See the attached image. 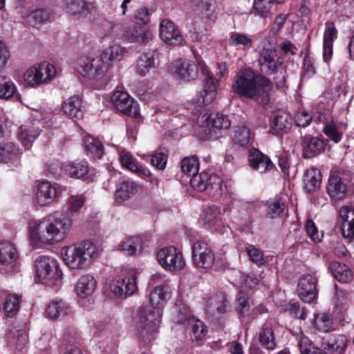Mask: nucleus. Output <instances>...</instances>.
<instances>
[{
  "mask_svg": "<svg viewBox=\"0 0 354 354\" xmlns=\"http://www.w3.org/2000/svg\"><path fill=\"white\" fill-rule=\"evenodd\" d=\"M62 109L65 114L72 118L79 120L83 118V111L81 109V100L77 96L69 97L64 101Z\"/></svg>",
  "mask_w": 354,
  "mask_h": 354,
  "instance_id": "58836bf2",
  "label": "nucleus"
},
{
  "mask_svg": "<svg viewBox=\"0 0 354 354\" xmlns=\"http://www.w3.org/2000/svg\"><path fill=\"white\" fill-rule=\"evenodd\" d=\"M120 160L122 165L127 168L131 171L136 169L137 165L135 162L134 158L128 151H122L120 154Z\"/></svg>",
  "mask_w": 354,
  "mask_h": 354,
  "instance_id": "774afa93",
  "label": "nucleus"
},
{
  "mask_svg": "<svg viewBox=\"0 0 354 354\" xmlns=\"http://www.w3.org/2000/svg\"><path fill=\"white\" fill-rule=\"evenodd\" d=\"M68 310V306L65 301L55 299L49 302L46 308L45 315L49 319H55L67 315Z\"/></svg>",
  "mask_w": 354,
  "mask_h": 354,
  "instance_id": "473e14b6",
  "label": "nucleus"
},
{
  "mask_svg": "<svg viewBox=\"0 0 354 354\" xmlns=\"http://www.w3.org/2000/svg\"><path fill=\"white\" fill-rule=\"evenodd\" d=\"M40 133L39 129L32 124L22 125L18 133L22 145L29 149Z\"/></svg>",
  "mask_w": 354,
  "mask_h": 354,
  "instance_id": "c85d7f7f",
  "label": "nucleus"
},
{
  "mask_svg": "<svg viewBox=\"0 0 354 354\" xmlns=\"http://www.w3.org/2000/svg\"><path fill=\"white\" fill-rule=\"evenodd\" d=\"M317 277L314 274H305L299 280L297 285L298 295L305 303L313 301L317 296Z\"/></svg>",
  "mask_w": 354,
  "mask_h": 354,
  "instance_id": "f8f14e48",
  "label": "nucleus"
},
{
  "mask_svg": "<svg viewBox=\"0 0 354 354\" xmlns=\"http://www.w3.org/2000/svg\"><path fill=\"white\" fill-rule=\"evenodd\" d=\"M36 65L43 84H47L55 78L57 70L54 65L48 62H43Z\"/></svg>",
  "mask_w": 354,
  "mask_h": 354,
  "instance_id": "5fc2aeb1",
  "label": "nucleus"
},
{
  "mask_svg": "<svg viewBox=\"0 0 354 354\" xmlns=\"http://www.w3.org/2000/svg\"><path fill=\"white\" fill-rule=\"evenodd\" d=\"M171 71L179 78L189 81L196 77L198 67L192 61L180 59L172 63Z\"/></svg>",
  "mask_w": 354,
  "mask_h": 354,
  "instance_id": "dca6fc26",
  "label": "nucleus"
},
{
  "mask_svg": "<svg viewBox=\"0 0 354 354\" xmlns=\"http://www.w3.org/2000/svg\"><path fill=\"white\" fill-rule=\"evenodd\" d=\"M176 322L191 326V338L192 341L202 340L207 335V327L205 324L198 319L191 317L190 315L179 314L176 318Z\"/></svg>",
  "mask_w": 354,
  "mask_h": 354,
  "instance_id": "a211bd4d",
  "label": "nucleus"
},
{
  "mask_svg": "<svg viewBox=\"0 0 354 354\" xmlns=\"http://www.w3.org/2000/svg\"><path fill=\"white\" fill-rule=\"evenodd\" d=\"M63 187L49 181H42L37 185L36 198L41 206H47L55 202L61 195Z\"/></svg>",
  "mask_w": 354,
  "mask_h": 354,
  "instance_id": "9b49d317",
  "label": "nucleus"
},
{
  "mask_svg": "<svg viewBox=\"0 0 354 354\" xmlns=\"http://www.w3.org/2000/svg\"><path fill=\"white\" fill-rule=\"evenodd\" d=\"M348 339L343 334H331L327 338H323L322 349L330 354H344L346 351Z\"/></svg>",
  "mask_w": 354,
  "mask_h": 354,
  "instance_id": "f3484780",
  "label": "nucleus"
},
{
  "mask_svg": "<svg viewBox=\"0 0 354 354\" xmlns=\"http://www.w3.org/2000/svg\"><path fill=\"white\" fill-rule=\"evenodd\" d=\"M137 191V184L130 178L120 177L115 182V198L118 202L127 200Z\"/></svg>",
  "mask_w": 354,
  "mask_h": 354,
  "instance_id": "aec40b11",
  "label": "nucleus"
},
{
  "mask_svg": "<svg viewBox=\"0 0 354 354\" xmlns=\"http://www.w3.org/2000/svg\"><path fill=\"white\" fill-rule=\"evenodd\" d=\"M328 269L334 277L339 281L346 283L353 277V272L345 264L337 261L330 263Z\"/></svg>",
  "mask_w": 354,
  "mask_h": 354,
  "instance_id": "e433bc0d",
  "label": "nucleus"
},
{
  "mask_svg": "<svg viewBox=\"0 0 354 354\" xmlns=\"http://www.w3.org/2000/svg\"><path fill=\"white\" fill-rule=\"evenodd\" d=\"M21 154L19 148L12 142H0V162L16 160Z\"/></svg>",
  "mask_w": 354,
  "mask_h": 354,
  "instance_id": "4c0bfd02",
  "label": "nucleus"
},
{
  "mask_svg": "<svg viewBox=\"0 0 354 354\" xmlns=\"http://www.w3.org/2000/svg\"><path fill=\"white\" fill-rule=\"evenodd\" d=\"M248 162L253 169L259 170L261 173L270 171L274 166L268 156L256 149L250 150Z\"/></svg>",
  "mask_w": 354,
  "mask_h": 354,
  "instance_id": "412c9836",
  "label": "nucleus"
},
{
  "mask_svg": "<svg viewBox=\"0 0 354 354\" xmlns=\"http://www.w3.org/2000/svg\"><path fill=\"white\" fill-rule=\"evenodd\" d=\"M246 252L250 260L258 266L264 265L266 260L263 254L258 248L252 245H248L246 247Z\"/></svg>",
  "mask_w": 354,
  "mask_h": 354,
  "instance_id": "338daca9",
  "label": "nucleus"
},
{
  "mask_svg": "<svg viewBox=\"0 0 354 354\" xmlns=\"http://www.w3.org/2000/svg\"><path fill=\"white\" fill-rule=\"evenodd\" d=\"M207 189L205 190L207 194L213 197H217L222 194V179L216 175H211L209 181L206 185Z\"/></svg>",
  "mask_w": 354,
  "mask_h": 354,
  "instance_id": "680f3d73",
  "label": "nucleus"
},
{
  "mask_svg": "<svg viewBox=\"0 0 354 354\" xmlns=\"http://www.w3.org/2000/svg\"><path fill=\"white\" fill-rule=\"evenodd\" d=\"M339 216L342 220V232L344 238L352 239L354 236V208L343 206L339 209Z\"/></svg>",
  "mask_w": 354,
  "mask_h": 354,
  "instance_id": "b1692460",
  "label": "nucleus"
},
{
  "mask_svg": "<svg viewBox=\"0 0 354 354\" xmlns=\"http://www.w3.org/2000/svg\"><path fill=\"white\" fill-rule=\"evenodd\" d=\"M61 254L65 264L71 269H84L97 257L95 245L88 241H83L62 248Z\"/></svg>",
  "mask_w": 354,
  "mask_h": 354,
  "instance_id": "7ed1b4c3",
  "label": "nucleus"
},
{
  "mask_svg": "<svg viewBox=\"0 0 354 354\" xmlns=\"http://www.w3.org/2000/svg\"><path fill=\"white\" fill-rule=\"evenodd\" d=\"M159 53L156 50H148L138 58L137 70L141 75H145L151 68L158 66Z\"/></svg>",
  "mask_w": 354,
  "mask_h": 354,
  "instance_id": "5701e85b",
  "label": "nucleus"
},
{
  "mask_svg": "<svg viewBox=\"0 0 354 354\" xmlns=\"http://www.w3.org/2000/svg\"><path fill=\"white\" fill-rule=\"evenodd\" d=\"M92 63L93 66H91V70L93 71L91 80L106 84L111 77V75L109 74V64L104 61V58L93 56Z\"/></svg>",
  "mask_w": 354,
  "mask_h": 354,
  "instance_id": "393cba45",
  "label": "nucleus"
},
{
  "mask_svg": "<svg viewBox=\"0 0 354 354\" xmlns=\"http://www.w3.org/2000/svg\"><path fill=\"white\" fill-rule=\"evenodd\" d=\"M315 327L317 330L328 332L333 326V319L332 315L329 313H321L317 315L315 320Z\"/></svg>",
  "mask_w": 354,
  "mask_h": 354,
  "instance_id": "bf43d9fd",
  "label": "nucleus"
},
{
  "mask_svg": "<svg viewBox=\"0 0 354 354\" xmlns=\"http://www.w3.org/2000/svg\"><path fill=\"white\" fill-rule=\"evenodd\" d=\"M257 62L260 71L266 75H274V81L278 88L285 86L286 73L281 69L282 62L277 51L271 48H263L259 53Z\"/></svg>",
  "mask_w": 354,
  "mask_h": 354,
  "instance_id": "39448f33",
  "label": "nucleus"
},
{
  "mask_svg": "<svg viewBox=\"0 0 354 354\" xmlns=\"http://www.w3.org/2000/svg\"><path fill=\"white\" fill-rule=\"evenodd\" d=\"M199 126L207 127L208 133L215 132L216 129H227L230 127V121L227 116L219 113H204L197 119Z\"/></svg>",
  "mask_w": 354,
  "mask_h": 354,
  "instance_id": "ddd939ff",
  "label": "nucleus"
},
{
  "mask_svg": "<svg viewBox=\"0 0 354 354\" xmlns=\"http://www.w3.org/2000/svg\"><path fill=\"white\" fill-rule=\"evenodd\" d=\"M228 44L233 47L242 46L243 50L249 49L252 46V40L246 35L232 32L228 39Z\"/></svg>",
  "mask_w": 354,
  "mask_h": 354,
  "instance_id": "864d4df0",
  "label": "nucleus"
},
{
  "mask_svg": "<svg viewBox=\"0 0 354 354\" xmlns=\"http://www.w3.org/2000/svg\"><path fill=\"white\" fill-rule=\"evenodd\" d=\"M346 128V124L344 122H335L334 121H330L325 124L323 131L327 137L337 143L342 139V129H345Z\"/></svg>",
  "mask_w": 354,
  "mask_h": 354,
  "instance_id": "37998d69",
  "label": "nucleus"
},
{
  "mask_svg": "<svg viewBox=\"0 0 354 354\" xmlns=\"http://www.w3.org/2000/svg\"><path fill=\"white\" fill-rule=\"evenodd\" d=\"M272 82L262 74L256 73L251 68L241 70L234 77L232 90L241 97L258 100L262 97V102H270L269 93L272 91Z\"/></svg>",
  "mask_w": 354,
  "mask_h": 354,
  "instance_id": "f257e3e1",
  "label": "nucleus"
},
{
  "mask_svg": "<svg viewBox=\"0 0 354 354\" xmlns=\"http://www.w3.org/2000/svg\"><path fill=\"white\" fill-rule=\"evenodd\" d=\"M97 281L91 274L81 276L76 284V293L82 298H87L92 295L96 288Z\"/></svg>",
  "mask_w": 354,
  "mask_h": 354,
  "instance_id": "bb28decb",
  "label": "nucleus"
},
{
  "mask_svg": "<svg viewBox=\"0 0 354 354\" xmlns=\"http://www.w3.org/2000/svg\"><path fill=\"white\" fill-rule=\"evenodd\" d=\"M169 295V287L165 284L158 285L149 295V304L147 306H153V308H160L162 312L163 304Z\"/></svg>",
  "mask_w": 354,
  "mask_h": 354,
  "instance_id": "2f4dec72",
  "label": "nucleus"
},
{
  "mask_svg": "<svg viewBox=\"0 0 354 354\" xmlns=\"http://www.w3.org/2000/svg\"><path fill=\"white\" fill-rule=\"evenodd\" d=\"M326 192L333 199L342 200L346 196L347 187L340 177L334 176L328 180Z\"/></svg>",
  "mask_w": 354,
  "mask_h": 354,
  "instance_id": "a878e982",
  "label": "nucleus"
},
{
  "mask_svg": "<svg viewBox=\"0 0 354 354\" xmlns=\"http://www.w3.org/2000/svg\"><path fill=\"white\" fill-rule=\"evenodd\" d=\"M24 79L28 85L32 86H37L43 84L37 65L29 68L26 71L24 75Z\"/></svg>",
  "mask_w": 354,
  "mask_h": 354,
  "instance_id": "0e129e2a",
  "label": "nucleus"
},
{
  "mask_svg": "<svg viewBox=\"0 0 354 354\" xmlns=\"http://www.w3.org/2000/svg\"><path fill=\"white\" fill-rule=\"evenodd\" d=\"M215 0H190L189 6L202 18H209L213 13Z\"/></svg>",
  "mask_w": 354,
  "mask_h": 354,
  "instance_id": "a19ab883",
  "label": "nucleus"
},
{
  "mask_svg": "<svg viewBox=\"0 0 354 354\" xmlns=\"http://www.w3.org/2000/svg\"><path fill=\"white\" fill-rule=\"evenodd\" d=\"M93 56L84 55L79 57L75 62V68L82 76L91 80L93 71L91 66Z\"/></svg>",
  "mask_w": 354,
  "mask_h": 354,
  "instance_id": "09e8293b",
  "label": "nucleus"
},
{
  "mask_svg": "<svg viewBox=\"0 0 354 354\" xmlns=\"http://www.w3.org/2000/svg\"><path fill=\"white\" fill-rule=\"evenodd\" d=\"M192 257L194 266L201 268H209L214 262V254L204 241H198L194 243Z\"/></svg>",
  "mask_w": 354,
  "mask_h": 354,
  "instance_id": "9d476101",
  "label": "nucleus"
},
{
  "mask_svg": "<svg viewBox=\"0 0 354 354\" xmlns=\"http://www.w3.org/2000/svg\"><path fill=\"white\" fill-rule=\"evenodd\" d=\"M285 203L279 198L267 202V214L272 218L280 217L285 209Z\"/></svg>",
  "mask_w": 354,
  "mask_h": 354,
  "instance_id": "13d9d810",
  "label": "nucleus"
},
{
  "mask_svg": "<svg viewBox=\"0 0 354 354\" xmlns=\"http://www.w3.org/2000/svg\"><path fill=\"white\" fill-rule=\"evenodd\" d=\"M297 340L301 354H317L321 350L318 347L315 346L313 342L301 332Z\"/></svg>",
  "mask_w": 354,
  "mask_h": 354,
  "instance_id": "6e6d98bb",
  "label": "nucleus"
},
{
  "mask_svg": "<svg viewBox=\"0 0 354 354\" xmlns=\"http://www.w3.org/2000/svg\"><path fill=\"white\" fill-rule=\"evenodd\" d=\"M156 259L162 268L170 272L180 271L186 265L183 254L174 246L160 249Z\"/></svg>",
  "mask_w": 354,
  "mask_h": 354,
  "instance_id": "0eeeda50",
  "label": "nucleus"
},
{
  "mask_svg": "<svg viewBox=\"0 0 354 354\" xmlns=\"http://www.w3.org/2000/svg\"><path fill=\"white\" fill-rule=\"evenodd\" d=\"M270 125L274 133H286L292 127L291 116L282 110L274 111L271 116Z\"/></svg>",
  "mask_w": 354,
  "mask_h": 354,
  "instance_id": "4be33fe9",
  "label": "nucleus"
},
{
  "mask_svg": "<svg viewBox=\"0 0 354 354\" xmlns=\"http://www.w3.org/2000/svg\"><path fill=\"white\" fill-rule=\"evenodd\" d=\"M204 81L203 90L194 99L198 106H207L213 102L216 97V82L209 72H207Z\"/></svg>",
  "mask_w": 354,
  "mask_h": 354,
  "instance_id": "2eb2a0df",
  "label": "nucleus"
},
{
  "mask_svg": "<svg viewBox=\"0 0 354 354\" xmlns=\"http://www.w3.org/2000/svg\"><path fill=\"white\" fill-rule=\"evenodd\" d=\"M304 158H309L321 153L324 149L323 141L317 137L305 136L303 141Z\"/></svg>",
  "mask_w": 354,
  "mask_h": 354,
  "instance_id": "c756f323",
  "label": "nucleus"
},
{
  "mask_svg": "<svg viewBox=\"0 0 354 354\" xmlns=\"http://www.w3.org/2000/svg\"><path fill=\"white\" fill-rule=\"evenodd\" d=\"M119 247L121 251L129 256L138 255L144 248L142 239L136 236L126 238Z\"/></svg>",
  "mask_w": 354,
  "mask_h": 354,
  "instance_id": "7c9ffc66",
  "label": "nucleus"
},
{
  "mask_svg": "<svg viewBox=\"0 0 354 354\" xmlns=\"http://www.w3.org/2000/svg\"><path fill=\"white\" fill-rule=\"evenodd\" d=\"M211 175H209L207 173L202 172L200 174L196 173L192 176V178L190 180L191 186L200 192H205L207 189L206 185H207L208 181H209V178Z\"/></svg>",
  "mask_w": 354,
  "mask_h": 354,
  "instance_id": "052dcab7",
  "label": "nucleus"
},
{
  "mask_svg": "<svg viewBox=\"0 0 354 354\" xmlns=\"http://www.w3.org/2000/svg\"><path fill=\"white\" fill-rule=\"evenodd\" d=\"M153 306H145L140 313L136 325V335L145 342H150L156 338L162 312L160 308H153Z\"/></svg>",
  "mask_w": 354,
  "mask_h": 354,
  "instance_id": "20e7f679",
  "label": "nucleus"
},
{
  "mask_svg": "<svg viewBox=\"0 0 354 354\" xmlns=\"http://www.w3.org/2000/svg\"><path fill=\"white\" fill-rule=\"evenodd\" d=\"M258 339L261 345L268 349L273 350L276 347V339L272 327L264 324L258 334Z\"/></svg>",
  "mask_w": 354,
  "mask_h": 354,
  "instance_id": "79ce46f5",
  "label": "nucleus"
},
{
  "mask_svg": "<svg viewBox=\"0 0 354 354\" xmlns=\"http://www.w3.org/2000/svg\"><path fill=\"white\" fill-rule=\"evenodd\" d=\"M72 227V221L62 215L59 218L48 216L40 221H30L28 229L35 243L52 244L63 240Z\"/></svg>",
  "mask_w": 354,
  "mask_h": 354,
  "instance_id": "f03ea898",
  "label": "nucleus"
},
{
  "mask_svg": "<svg viewBox=\"0 0 354 354\" xmlns=\"http://www.w3.org/2000/svg\"><path fill=\"white\" fill-rule=\"evenodd\" d=\"M180 167L185 174L192 176L198 172L199 162L198 159L194 156L185 157L182 160Z\"/></svg>",
  "mask_w": 354,
  "mask_h": 354,
  "instance_id": "e2e57ef3",
  "label": "nucleus"
},
{
  "mask_svg": "<svg viewBox=\"0 0 354 354\" xmlns=\"http://www.w3.org/2000/svg\"><path fill=\"white\" fill-rule=\"evenodd\" d=\"M84 198L82 196H71L67 201V206L62 216L68 218L73 221V218L78 214L84 204Z\"/></svg>",
  "mask_w": 354,
  "mask_h": 354,
  "instance_id": "ea45409f",
  "label": "nucleus"
},
{
  "mask_svg": "<svg viewBox=\"0 0 354 354\" xmlns=\"http://www.w3.org/2000/svg\"><path fill=\"white\" fill-rule=\"evenodd\" d=\"M17 92V87L11 79L6 75H0V98L9 99Z\"/></svg>",
  "mask_w": 354,
  "mask_h": 354,
  "instance_id": "3c124183",
  "label": "nucleus"
},
{
  "mask_svg": "<svg viewBox=\"0 0 354 354\" xmlns=\"http://www.w3.org/2000/svg\"><path fill=\"white\" fill-rule=\"evenodd\" d=\"M35 275L38 281L49 286H58L62 279V272L54 259L39 256L35 260Z\"/></svg>",
  "mask_w": 354,
  "mask_h": 354,
  "instance_id": "423d86ee",
  "label": "nucleus"
},
{
  "mask_svg": "<svg viewBox=\"0 0 354 354\" xmlns=\"http://www.w3.org/2000/svg\"><path fill=\"white\" fill-rule=\"evenodd\" d=\"M232 140L235 145L246 147L250 141V132L246 127H236L233 131Z\"/></svg>",
  "mask_w": 354,
  "mask_h": 354,
  "instance_id": "8fccbe9b",
  "label": "nucleus"
},
{
  "mask_svg": "<svg viewBox=\"0 0 354 354\" xmlns=\"http://www.w3.org/2000/svg\"><path fill=\"white\" fill-rule=\"evenodd\" d=\"M67 12L71 15L83 14L90 12L93 6L84 0H66Z\"/></svg>",
  "mask_w": 354,
  "mask_h": 354,
  "instance_id": "49530a36",
  "label": "nucleus"
},
{
  "mask_svg": "<svg viewBox=\"0 0 354 354\" xmlns=\"http://www.w3.org/2000/svg\"><path fill=\"white\" fill-rule=\"evenodd\" d=\"M114 107L122 113L136 118L139 115V105L129 93L122 91H115L111 96Z\"/></svg>",
  "mask_w": 354,
  "mask_h": 354,
  "instance_id": "1a4fd4ad",
  "label": "nucleus"
},
{
  "mask_svg": "<svg viewBox=\"0 0 354 354\" xmlns=\"http://www.w3.org/2000/svg\"><path fill=\"white\" fill-rule=\"evenodd\" d=\"M226 307L227 299L222 294L212 297L206 304L207 313L212 316L225 313Z\"/></svg>",
  "mask_w": 354,
  "mask_h": 354,
  "instance_id": "f704fd0d",
  "label": "nucleus"
},
{
  "mask_svg": "<svg viewBox=\"0 0 354 354\" xmlns=\"http://www.w3.org/2000/svg\"><path fill=\"white\" fill-rule=\"evenodd\" d=\"M136 280V272L133 270L128 271L112 279L110 290L117 297H128L133 295L138 289Z\"/></svg>",
  "mask_w": 354,
  "mask_h": 354,
  "instance_id": "6e6552de",
  "label": "nucleus"
},
{
  "mask_svg": "<svg viewBox=\"0 0 354 354\" xmlns=\"http://www.w3.org/2000/svg\"><path fill=\"white\" fill-rule=\"evenodd\" d=\"M127 50L125 48L118 45H114L107 48L103 54L104 58L108 60L118 59L120 60L127 54Z\"/></svg>",
  "mask_w": 354,
  "mask_h": 354,
  "instance_id": "69168bd1",
  "label": "nucleus"
},
{
  "mask_svg": "<svg viewBox=\"0 0 354 354\" xmlns=\"http://www.w3.org/2000/svg\"><path fill=\"white\" fill-rule=\"evenodd\" d=\"M54 12L50 9L39 8L32 11L26 18L30 25L38 26L50 21L54 18Z\"/></svg>",
  "mask_w": 354,
  "mask_h": 354,
  "instance_id": "72a5a7b5",
  "label": "nucleus"
},
{
  "mask_svg": "<svg viewBox=\"0 0 354 354\" xmlns=\"http://www.w3.org/2000/svg\"><path fill=\"white\" fill-rule=\"evenodd\" d=\"M221 209L218 207L211 205L207 207L201 216L205 225L212 226L221 220Z\"/></svg>",
  "mask_w": 354,
  "mask_h": 354,
  "instance_id": "603ef678",
  "label": "nucleus"
},
{
  "mask_svg": "<svg viewBox=\"0 0 354 354\" xmlns=\"http://www.w3.org/2000/svg\"><path fill=\"white\" fill-rule=\"evenodd\" d=\"M153 32L148 29L133 26L123 28L122 37L131 43H141L146 44L153 39Z\"/></svg>",
  "mask_w": 354,
  "mask_h": 354,
  "instance_id": "6ab92c4d",
  "label": "nucleus"
},
{
  "mask_svg": "<svg viewBox=\"0 0 354 354\" xmlns=\"http://www.w3.org/2000/svg\"><path fill=\"white\" fill-rule=\"evenodd\" d=\"M17 258L18 254L14 244L8 241L0 243V263L14 268Z\"/></svg>",
  "mask_w": 354,
  "mask_h": 354,
  "instance_id": "cd10ccee",
  "label": "nucleus"
},
{
  "mask_svg": "<svg viewBox=\"0 0 354 354\" xmlns=\"http://www.w3.org/2000/svg\"><path fill=\"white\" fill-rule=\"evenodd\" d=\"M160 39L169 45L182 44L183 37L175 24L169 19H164L159 26Z\"/></svg>",
  "mask_w": 354,
  "mask_h": 354,
  "instance_id": "4468645a",
  "label": "nucleus"
},
{
  "mask_svg": "<svg viewBox=\"0 0 354 354\" xmlns=\"http://www.w3.org/2000/svg\"><path fill=\"white\" fill-rule=\"evenodd\" d=\"M303 180L308 192H315L322 182L321 172L315 167H310L306 171Z\"/></svg>",
  "mask_w": 354,
  "mask_h": 354,
  "instance_id": "c9c22d12",
  "label": "nucleus"
},
{
  "mask_svg": "<svg viewBox=\"0 0 354 354\" xmlns=\"http://www.w3.org/2000/svg\"><path fill=\"white\" fill-rule=\"evenodd\" d=\"M21 297L17 295H9L3 304V309L8 317H13L19 308Z\"/></svg>",
  "mask_w": 354,
  "mask_h": 354,
  "instance_id": "4d7b16f0",
  "label": "nucleus"
},
{
  "mask_svg": "<svg viewBox=\"0 0 354 354\" xmlns=\"http://www.w3.org/2000/svg\"><path fill=\"white\" fill-rule=\"evenodd\" d=\"M64 170L69 176L81 178L87 174L88 165L85 160H81L66 165Z\"/></svg>",
  "mask_w": 354,
  "mask_h": 354,
  "instance_id": "c03bdc74",
  "label": "nucleus"
},
{
  "mask_svg": "<svg viewBox=\"0 0 354 354\" xmlns=\"http://www.w3.org/2000/svg\"><path fill=\"white\" fill-rule=\"evenodd\" d=\"M85 147L87 155L94 159H100L104 154V147L102 142L91 136L86 138Z\"/></svg>",
  "mask_w": 354,
  "mask_h": 354,
  "instance_id": "de8ad7c7",
  "label": "nucleus"
},
{
  "mask_svg": "<svg viewBox=\"0 0 354 354\" xmlns=\"http://www.w3.org/2000/svg\"><path fill=\"white\" fill-rule=\"evenodd\" d=\"M278 4L270 0H254V12L261 17L266 18L275 11Z\"/></svg>",
  "mask_w": 354,
  "mask_h": 354,
  "instance_id": "a18cd8bd",
  "label": "nucleus"
}]
</instances>
